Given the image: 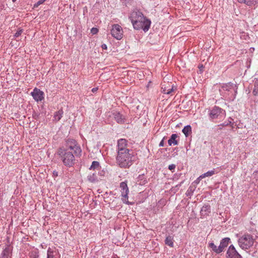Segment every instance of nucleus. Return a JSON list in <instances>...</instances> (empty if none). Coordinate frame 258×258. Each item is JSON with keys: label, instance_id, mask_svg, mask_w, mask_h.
Here are the masks:
<instances>
[{"label": "nucleus", "instance_id": "nucleus-1", "mask_svg": "<svg viewBox=\"0 0 258 258\" xmlns=\"http://www.w3.org/2000/svg\"><path fill=\"white\" fill-rule=\"evenodd\" d=\"M129 19L136 30H143L144 32L149 30L151 22L144 16L143 14L140 11L135 9L130 14Z\"/></svg>", "mask_w": 258, "mask_h": 258}, {"label": "nucleus", "instance_id": "nucleus-2", "mask_svg": "<svg viewBox=\"0 0 258 258\" xmlns=\"http://www.w3.org/2000/svg\"><path fill=\"white\" fill-rule=\"evenodd\" d=\"M136 157L134 151L117 154L116 161L117 165L120 168H128L136 160Z\"/></svg>", "mask_w": 258, "mask_h": 258}, {"label": "nucleus", "instance_id": "nucleus-3", "mask_svg": "<svg viewBox=\"0 0 258 258\" xmlns=\"http://www.w3.org/2000/svg\"><path fill=\"white\" fill-rule=\"evenodd\" d=\"M238 86L232 82L223 84L220 90L221 94L227 100L233 101L237 94Z\"/></svg>", "mask_w": 258, "mask_h": 258}, {"label": "nucleus", "instance_id": "nucleus-4", "mask_svg": "<svg viewBox=\"0 0 258 258\" xmlns=\"http://www.w3.org/2000/svg\"><path fill=\"white\" fill-rule=\"evenodd\" d=\"M57 153L64 166L72 167L75 165L76 163L75 155L73 153L72 151L64 150V148H59Z\"/></svg>", "mask_w": 258, "mask_h": 258}, {"label": "nucleus", "instance_id": "nucleus-5", "mask_svg": "<svg viewBox=\"0 0 258 258\" xmlns=\"http://www.w3.org/2000/svg\"><path fill=\"white\" fill-rule=\"evenodd\" d=\"M239 246L244 250L248 249L254 243V238L250 234H244L238 240Z\"/></svg>", "mask_w": 258, "mask_h": 258}, {"label": "nucleus", "instance_id": "nucleus-6", "mask_svg": "<svg viewBox=\"0 0 258 258\" xmlns=\"http://www.w3.org/2000/svg\"><path fill=\"white\" fill-rule=\"evenodd\" d=\"M209 119L214 121L216 119H222L226 115L224 110L221 108L215 106L208 111Z\"/></svg>", "mask_w": 258, "mask_h": 258}, {"label": "nucleus", "instance_id": "nucleus-7", "mask_svg": "<svg viewBox=\"0 0 258 258\" xmlns=\"http://www.w3.org/2000/svg\"><path fill=\"white\" fill-rule=\"evenodd\" d=\"M133 151L130 149L128 141L125 139H120L117 141L116 151L117 154L131 152Z\"/></svg>", "mask_w": 258, "mask_h": 258}, {"label": "nucleus", "instance_id": "nucleus-8", "mask_svg": "<svg viewBox=\"0 0 258 258\" xmlns=\"http://www.w3.org/2000/svg\"><path fill=\"white\" fill-rule=\"evenodd\" d=\"M121 191V195L122 197V201L124 203L128 204V194L129 192V189L127 185L126 181L121 182L119 185Z\"/></svg>", "mask_w": 258, "mask_h": 258}, {"label": "nucleus", "instance_id": "nucleus-9", "mask_svg": "<svg viewBox=\"0 0 258 258\" xmlns=\"http://www.w3.org/2000/svg\"><path fill=\"white\" fill-rule=\"evenodd\" d=\"M112 36L117 40H120L122 38L123 30L121 27L118 24H114L111 30Z\"/></svg>", "mask_w": 258, "mask_h": 258}, {"label": "nucleus", "instance_id": "nucleus-10", "mask_svg": "<svg viewBox=\"0 0 258 258\" xmlns=\"http://www.w3.org/2000/svg\"><path fill=\"white\" fill-rule=\"evenodd\" d=\"M30 95L34 100L37 102L42 101L44 99V93L37 88H35L33 91L30 93Z\"/></svg>", "mask_w": 258, "mask_h": 258}, {"label": "nucleus", "instance_id": "nucleus-11", "mask_svg": "<svg viewBox=\"0 0 258 258\" xmlns=\"http://www.w3.org/2000/svg\"><path fill=\"white\" fill-rule=\"evenodd\" d=\"M227 258H242L233 245L229 246L226 252Z\"/></svg>", "mask_w": 258, "mask_h": 258}, {"label": "nucleus", "instance_id": "nucleus-12", "mask_svg": "<svg viewBox=\"0 0 258 258\" xmlns=\"http://www.w3.org/2000/svg\"><path fill=\"white\" fill-rule=\"evenodd\" d=\"M110 116H112L119 124H123L125 122V118L120 112L113 110L111 112Z\"/></svg>", "mask_w": 258, "mask_h": 258}, {"label": "nucleus", "instance_id": "nucleus-13", "mask_svg": "<svg viewBox=\"0 0 258 258\" xmlns=\"http://www.w3.org/2000/svg\"><path fill=\"white\" fill-rule=\"evenodd\" d=\"M67 143L68 147L64 149V150H69L70 151H73V153L75 154V156H78L81 154L82 150L78 145H74L73 146H71L70 145L69 142H67Z\"/></svg>", "mask_w": 258, "mask_h": 258}, {"label": "nucleus", "instance_id": "nucleus-14", "mask_svg": "<svg viewBox=\"0 0 258 258\" xmlns=\"http://www.w3.org/2000/svg\"><path fill=\"white\" fill-rule=\"evenodd\" d=\"M230 242L231 239L229 237H225L221 240L220 245L219 246L222 252L224 251V249L227 247Z\"/></svg>", "mask_w": 258, "mask_h": 258}, {"label": "nucleus", "instance_id": "nucleus-15", "mask_svg": "<svg viewBox=\"0 0 258 258\" xmlns=\"http://www.w3.org/2000/svg\"><path fill=\"white\" fill-rule=\"evenodd\" d=\"M211 213V206L209 205H205L201 208L200 214L201 217L207 216Z\"/></svg>", "mask_w": 258, "mask_h": 258}, {"label": "nucleus", "instance_id": "nucleus-16", "mask_svg": "<svg viewBox=\"0 0 258 258\" xmlns=\"http://www.w3.org/2000/svg\"><path fill=\"white\" fill-rule=\"evenodd\" d=\"M208 246L210 248L211 251L216 254H220L222 252L219 246L216 245L213 241L209 242Z\"/></svg>", "mask_w": 258, "mask_h": 258}, {"label": "nucleus", "instance_id": "nucleus-17", "mask_svg": "<svg viewBox=\"0 0 258 258\" xmlns=\"http://www.w3.org/2000/svg\"><path fill=\"white\" fill-rule=\"evenodd\" d=\"M11 249L7 246L1 253L0 258H11Z\"/></svg>", "mask_w": 258, "mask_h": 258}, {"label": "nucleus", "instance_id": "nucleus-18", "mask_svg": "<svg viewBox=\"0 0 258 258\" xmlns=\"http://www.w3.org/2000/svg\"><path fill=\"white\" fill-rule=\"evenodd\" d=\"M178 137V135L176 134H172L170 139L168 141V144L169 146H171L172 144L174 145H178V141L176 139Z\"/></svg>", "mask_w": 258, "mask_h": 258}, {"label": "nucleus", "instance_id": "nucleus-19", "mask_svg": "<svg viewBox=\"0 0 258 258\" xmlns=\"http://www.w3.org/2000/svg\"><path fill=\"white\" fill-rule=\"evenodd\" d=\"M174 239L173 236L171 235H168L166 237L165 240V244L170 247H173L174 246Z\"/></svg>", "mask_w": 258, "mask_h": 258}, {"label": "nucleus", "instance_id": "nucleus-20", "mask_svg": "<svg viewBox=\"0 0 258 258\" xmlns=\"http://www.w3.org/2000/svg\"><path fill=\"white\" fill-rule=\"evenodd\" d=\"M57 253L56 250L51 247H48L47 251V258H55Z\"/></svg>", "mask_w": 258, "mask_h": 258}, {"label": "nucleus", "instance_id": "nucleus-21", "mask_svg": "<svg viewBox=\"0 0 258 258\" xmlns=\"http://www.w3.org/2000/svg\"><path fill=\"white\" fill-rule=\"evenodd\" d=\"M240 3H243L248 6L255 5L258 3V0H238Z\"/></svg>", "mask_w": 258, "mask_h": 258}, {"label": "nucleus", "instance_id": "nucleus-22", "mask_svg": "<svg viewBox=\"0 0 258 258\" xmlns=\"http://www.w3.org/2000/svg\"><path fill=\"white\" fill-rule=\"evenodd\" d=\"M173 86H172L171 88L170 87V85L168 86H164L162 85L161 89L162 92L164 94H170L172 92L174 91Z\"/></svg>", "mask_w": 258, "mask_h": 258}, {"label": "nucleus", "instance_id": "nucleus-23", "mask_svg": "<svg viewBox=\"0 0 258 258\" xmlns=\"http://www.w3.org/2000/svg\"><path fill=\"white\" fill-rule=\"evenodd\" d=\"M63 114V111L62 109H59L58 111L55 112L53 117L54 120L56 121H59L62 117Z\"/></svg>", "mask_w": 258, "mask_h": 258}, {"label": "nucleus", "instance_id": "nucleus-24", "mask_svg": "<svg viewBox=\"0 0 258 258\" xmlns=\"http://www.w3.org/2000/svg\"><path fill=\"white\" fill-rule=\"evenodd\" d=\"M218 171H216L215 169L211 170L210 171H208V172L204 173L200 176V178H205L206 177H210L213 175L215 174L218 173Z\"/></svg>", "mask_w": 258, "mask_h": 258}, {"label": "nucleus", "instance_id": "nucleus-25", "mask_svg": "<svg viewBox=\"0 0 258 258\" xmlns=\"http://www.w3.org/2000/svg\"><path fill=\"white\" fill-rule=\"evenodd\" d=\"M182 133L184 134L186 137L189 136L191 134V127L190 125L185 126L182 130Z\"/></svg>", "mask_w": 258, "mask_h": 258}, {"label": "nucleus", "instance_id": "nucleus-26", "mask_svg": "<svg viewBox=\"0 0 258 258\" xmlns=\"http://www.w3.org/2000/svg\"><path fill=\"white\" fill-rule=\"evenodd\" d=\"M88 180L91 182H95L97 181V176L96 172L90 173L87 176Z\"/></svg>", "mask_w": 258, "mask_h": 258}, {"label": "nucleus", "instance_id": "nucleus-27", "mask_svg": "<svg viewBox=\"0 0 258 258\" xmlns=\"http://www.w3.org/2000/svg\"><path fill=\"white\" fill-rule=\"evenodd\" d=\"M253 86L254 87L252 91V94L254 96L258 95V78L254 79Z\"/></svg>", "mask_w": 258, "mask_h": 258}, {"label": "nucleus", "instance_id": "nucleus-28", "mask_svg": "<svg viewBox=\"0 0 258 258\" xmlns=\"http://www.w3.org/2000/svg\"><path fill=\"white\" fill-rule=\"evenodd\" d=\"M100 168L99 162L98 161H94L92 162V164L89 168L90 170H99Z\"/></svg>", "mask_w": 258, "mask_h": 258}, {"label": "nucleus", "instance_id": "nucleus-29", "mask_svg": "<svg viewBox=\"0 0 258 258\" xmlns=\"http://www.w3.org/2000/svg\"><path fill=\"white\" fill-rule=\"evenodd\" d=\"M228 125H231V126H232V128H233V125H234V122H227V121H225L224 122H223V123H221L219 125H218V126H219V128L221 129L222 127H223V126H227Z\"/></svg>", "mask_w": 258, "mask_h": 258}, {"label": "nucleus", "instance_id": "nucleus-30", "mask_svg": "<svg viewBox=\"0 0 258 258\" xmlns=\"http://www.w3.org/2000/svg\"><path fill=\"white\" fill-rule=\"evenodd\" d=\"M30 258H38V257H39L38 251L37 250L32 251L30 253Z\"/></svg>", "mask_w": 258, "mask_h": 258}, {"label": "nucleus", "instance_id": "nucleus-31", "mask_svg": "<svg viewBox=\"0 0 258 258\" xmlns=\"http://www.w3.org/2000/svg\"><path fill=\"white\" fill-rule=\"evenodd\" d=\"M67 142H69L70 145L71 146H73L74 145H78L76 141L74 139H68Z\"/></svg>", "mask_w": 258, "mask_h": 258}, {"label": "nucleus", "instance_id": "nucleus-32", "mask_svg": "<svg viewBox=\"0 0 258 258\" xmlns=\"http://www.w3.org/2000/svg\"><path fill=\"white\" fill-rule=\"evenodd\" d=\"M46 0H39V1H38L35 5H34V7L35 8H37L38 7L39 5L42 4L43 3H44Z\"/></svg>", "mask_w": 258, "mask_h": 258}, {"label": "nucleus", "instance_id": "nucleus-33", "mask_svg": "<svg viewBox=\"0 0 258 258\" xmlns=\"http://www.w3.org/2000/svg\"><path fill=\"white\" fill-rule=\"evenodd\" d=\"M23 32V29H19V30H18L17 31V32L14 35V37H19V36H20L21 35V34Z\"/></svg>", "mask_w": 258, "mask_h": 258}, {"label": "nucleus", "instance_id": "nucleus-34", "mask_svg": "<svg viewBox=\"0 0 258 258\" xmlns=\"http://www.w3.org/2000/svg\"><path fill=\"white\" fill-rule=\"evenodd\" d=\"M176 165L175 164H172L168 166V169L169 170L172 171L173 172L175 169Z\"/></svg>", "mask_w": 258, "mask_h": 258}, {"label": "nucleus", "instance_id": "nucleus-35", "mask_svg": "<svg viewBox=\"0 0 258 258\" xmlns=\"http://www.w3.org/2000/svg\"><path fill=\"white\" fill-rule=\"evenodd\" d=\"M98 30L96 28H92L91 30V32L93 34H95L98 32Z\"/></svg>", "mask_w": 258, "mask_h": 258}, {"label": "nucleus", "instance_id": "nucleus-36", "mask_svg": "<svg viewBox=\"0 0 258 258\" xmlns=\"http://www.w3.org/2000/svg\"><path fill=\"white\" fill-rule=\"evenodd\" d=\"M198 68L200 70V73H202L203 72V69L204 68V66L203 64H200L199 65Z\"/></svg>", "mask_w": 258, "mask_h": 258}, {"label": "nucleus", "instance_id": "nucleus-37", "mask_svg": "<svg viewBox=\"0 0 258 258\" xmlns=\"http://www.w3.org/2000/svg\"><path fill=\"white\" fill-rule=\"evenodd\" d=\"M57 176H58V172L55 170L53 171L52 172V176L53 177H56Z\"/></svg>", "mask_w": 258, "mask_h": 258}, {"label": "nucleus", "instance_id": "nucleus-38", "mask_svg": "<svg viewBox=\"0 0 258 258\" xmlns=\"http://www.w3.org/2000/svg\"><path fill=\"white\" fill-rule=\"evenodd\" d=\"M191 192L192 193V189L190 188V187H189V188L188 189L187 191H186V195L187 196H189L190 195V192Z\"/></svg>", "mask_w": 258, "mask_h": 258}, {"label": "nucleus", "instance_id": "nucleus-39", "mask_svg": "<svg viewBox=\"0 0 258 258\" xmlns=\"http://www.w3.org/2000/svg\"><path fill=\"white\" fill-rule=\"evenodd\" d=\"M164 138L161 141V142L159 143V146L160 147H163L164 145Z\"/></svg>", "mask_w": 258, "mask_h": 258}, {"label": "nucleus", "instance_id": "nucleus-40", "mask_svg": "<svg viewBox=\"0 0 258 258\" xmlns=\"http://www.w3.org/2000/svg\"><path fill=\"white\" fill-rule=\"evenodd\" d=\"M101 47L103 49H107V45L105 44H103L101 45Z\"/></svg>", "mask_w": 258, "mask_h": 258}, {"label": "nucleus", "instance_id": "nucleus-41", "mask_svg": "<svg viewBox=\"0 0 258 258\" xmlns=\"http://www.w3.org/2000/svg\"><path fill=\"white\" fill-rule=\"evenodd\" d=\"M203 178H200V176L195 180V182L197 183H199L200 182V181L203 179Z\"/></svg>", "mask_w": 258, "mask_h": 258}, {"label": "nucleus", "instance_id": "nucleus-42", "mask_svg": "<svg viewBox=\"0 0 258 258\" xmlns=\"http://www.w3.org/2000/svg\"><path fill=\"white\" fill-rule=\"evenodd\" d=\"M98 90V88H93L92 89V92L93 93H95L96 92H97V91Z\"/></svg>", "mask_w": 258, "mask_h": 258}, {"label": "nucleus", "instance_id": "nucleus-43", "mask_svg": "<svg viewBox=\"0 0 258 258\" xmlns=\"http://www.w3.org/2000/svg\"><path fill=\"white\" fill-rule=\"evenodd\" d=\"M227 122H233V119L231 118V117H229L227 120Z\"/></svg>", "mask_w": 258, "mask_h": 258}, {"label": "nucleus", "instance_id": "nucleus-44", "mask_svg": "<svg viewBox=\"0 0 258 258\" xmlns=\"http://www.w3.org/2000/svg\"><path fill=\"white\" fill-rule=\"evenodd\" d=\"M225 169V168L224 167V166H220V167H218V169Z\"/></svg>", "mask_w": 258, "mask_h": 258}, {"label": "nucleus", "instance_id": "nucleus-45", "mask_svg": "<svg viewBox=\"0 0 258 258\" xmlns=\"http://www.w3.org/2000/svg\"><path fill=\"white\" fill-rule=\"evenodd\" d=\"M16 1H17V0H12V2H13V3H15Z\"/></svg>", "mask_w": 258, "mask_h": 258}, {"label": "nucleus", "instance_id": "nucleus-46", "mask_svg": "<svg viewBox=\"0 0 258 258\" xmlns=\"http://www.w3.org/2000/svg\"><path fill=\"white\" fill-rule=\"evenodd\" d=\"M141 177H143V175H139V177L141 178Z\"/></svg>", "mask_w": 258, "mask_h": 258}, {"label": "nucleus", "instance_id": "nucleus-47", "mask_svg": "<svg viewBox=\"0 0 258 258\" xmlns=\"http://www.w3.org/2000/svg\"><path fill=\"white\" fill-rule=\"evenodd\" d=\"M182 183L183 182H181L179 185L180 186Z\"/></svg>", "mask_w": 258, "mask_h": 258}]
</instances>
